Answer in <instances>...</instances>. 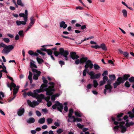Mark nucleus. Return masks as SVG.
Instances as JSON below:
<instances>
[{
	"instance_id": "obj_1",
	"label": "nucleus",
	"mask_w": 134,
	"mask_h": 134,
	"mask_svg": "<svg viewBox=\"0 0 134 134\" xmlns=\"http://www.w3.org/2000/svg\"><path fill=\"white\" fill-rule=\"evenodd\" d=\"M49 84L51 85L49 86L48 88H47L48 86L47 84H42L41 86L40 89L34 90L33 92L30 91L29 92L27 93L24 92V96L25 97L27 95L29 96H31L33 97H35L36 92H40L42 91H46V95L50 96L53 93V92L54 91V83L53 82H51L49 83Z\"/></svg>"
},
{
	"instance_id": "obj_2",
	"label": "nucleus",
	"mask_w": 134,
	"mask_h": 134,
	"mask_svg": "<svg viewBox=\"0 0 134 134\" xmlns=\"http://www.w3.org/2000/svg\"><path fill=\"white\" fill-rule=\"evenodd\" d=\"M38 93L36 92L35 96V98L37 99L38 102L34 100L31 102L30 100H27L28 104L31 107H34L35 106L38 105L39 102H41L42 99L44 98V96L43 94H38Z\"/></svg>"
},
{
	"instance_id": "obj_3",
	"label": "nucleus",
	"mask_w": 134,
	"mask_h": 134,
	"mask_svg": "<svg viewBox=\"0 0 134 134\" xmlns=\"http://www.w3.org/2000/svg\"><path fill=\"white\" fill-rule=\"evenodd\" d=\"M111 119L113 121H114V124L116 125L118 124L119 123L120 124L119 126L118 125H116L113 128L114 130L115 131L117 130L119 127L121 129V132L124 133L126 131V128L125 126H123V125H124L125 124V122H124L122 121L120 122H118L115 121V119L113 117L111 118Z\"/></svg>"
},
{
	"instance_id": "obj_4",
	"label": "nucleus",
	"mask_w": 134,
	"mask_h": 134,
	"mask_svg": "<svg viewBox=\"0 0 134 134\" xmlns=\"http://www.w3.org/2000/svg\"><path fill=\"white\" fill-rule=\"evenodd\" d=\"M60 52L55 51L54 52V54L56 56H58L59 54H60L63 57V59L66 60H68V55L69 54V52L66 50H64L63 48H60L59 49Z\"/></svg>"
},
{
	"instance_id": "obj_5",
	"label": "nucleus",
	"mask_w": 134,
	"mask_h": 134,
	"mask_svg": "<svg viewBox=\"0 0 134 134\" xmlns=\"http://www.w3.org/2000/svg\"><path fill=\"white\" fill-rule=\"evenodd\" d=\"M85 65L84 66L85 69L84 70L83 72V76H85L86 75V72H88L89 70L87 68H89L92 69L93 66V64L92 63L91 61L90 60H87L85 63Z\"/></svg>"
},
{
	"instance_id": "obj_6",
	"label": "nucleus",
	"mask_w": 134,
	"mask_h": 134,
	"mask_svg": "<svg viewBox=\"0 0 134 134\" xmlns=\"http://www.w3.org/2000/svg\"><path fill=\"white\" fill-rule=\"evenodd\" d=\"M14 46L12 45L6 46L2 51V52L4 54H8L14 48Z\"/></svg>"
},
{
	"instance_id": "obj_7",
	"label": "nucleus",
	"mask_w": 134,
	"mask_h": 134,
	"mask_svg": "<svg viewBox=\"0 0 134 134\" xmlns=\"http://www.w3.org/2000/svg\"><path fill=\"white\" fill-rule=\"evenodd\" d=\"M52 108L54 109L57 108L58 110L62 112L63 106L62 104L60 103L58 101H57L55 102L54 104L52 106Z\"/></svg>"
},
{
	"instance_id": "obj_8",
	"label": "nucleus",
	"mask_w": 134,
	"mask_h": 134,
	"mask_svg": "<svg viewBox=\"0 0 134 134\" xmlns=\"http://www.w3.org/2000/svg\"><path fill=\"white\" fill-rule=\"evenodd\" d=\"M88 74L90 76V79H99L100 77V73L95 74V73L92 71L88 73Z\"/></svg>"
},
{
	"instance_id": "obj_9",
	"label": "nucleus",
	"mask_w": 134,
	"mask_h": 134,
	"mask_svg": "<svg viewBox=\"0 0 134 134\" xmlns=\"http://www.w3.org/2000/svg\"><path fill=\"white\" fill-rule=\"evenodd\" d=\"M87 59V58L86 57H82L80 59H78L75 60V63L76 65H78L79 64H83L84 63H86Z\"/></svg>"
},
{
	"instance_id": "obj_10",
	"label": "nucleus",
	"mask_w": 134,
	"mask_h": 134,
	"mask_svg": "<svg viewBox=\"0 0 134 134\" xmlns=\"http://www.w3.org/2000/svg\"><path fill=\"white\" fill-rule=\"evenodd\" d=\"M105 88L104 93L106 95L107 92L110 93L111 92L112 87L110 84H107L105 85Z\"/></svg>"
},
{
	"instance_id": "obj_11",
	"label": "nucleus",
	"mask_w": 134,
	"mask_h": 134,
	"mask_svg": "<svg viewBox=\"0 0 134 134\" xmlns=\"http://www.w3.org/2000/svg\"><path fill=\"white\" fill-rule=\"evenodd\" d=\"M32 71L34 73V74L33 79L34 80H37L38 79V77L40 75L41 72L36 69H33Z\"/></svg>"
},
{
	"instance_id": "obj_12",
	"label": "nucleus",
	"mask_w": 134,
	"mask_h": 134,
	"mask_svg": "<svg viewBox=\"0 0 134 134\" xmlns=\"http://www.w3.org/2000/svg\"><path fill=\"white\" fill-rule=\"evenodd\" d=\"M14 88L13 89V95L14 96V97H13L12 98L10 99L9 100L8 102H10L13 99H14L15 97L16 96V94L17 93L18 90H19V87L18 86L17 87L16 86L15 87H14Z\"/></svg>"
},
{
	"instance_id": "obj_13",
	"label": "nucleus",
	"mask_w": 134,
	"mask_h": 134,
	"mask_svg": "<svg viewBox=\"0 0 134 134\" xmlns=\"http://www.w3.org/2000/svg\"><path fill=\"white\" fill-rule=\"evenodd\" d=\"M122 77H119L116 82L114 83L113 85L114 88H116L117 87L120 85L121 83H122Z\"/></svg>"
},
{
	"instance_id": "obj_14",
	"label": "nucleus",
	"mask_w": 134,
	"mask_h": 134,
	"mask_svg": "<svg viewBox=\"0 0 134 134\" xmlns=\"http://www.w3.org/2000/svg\"><path fill=\"white\" fill-rule=\"evenodd\" d=\"M27 20L25 19L24 21H19L17 20L16 21V23L18 26H20L21 25H25L26 24V22Z\"/></svg>"
},
{
	"instance_id": "obj_15",
	"label": "nucleus",
	"mask_w": 134,
	"mask_h": 134,
	"mask_svg": "<svg viewBox=\"0 0 134 134\" xmlns=\"http://www.w3.org/2000/svg\"><path fill=\"white\" fill-rule=\"evenodd\" d=\"M70 55L72 59L73 60L78 59L79 57L76 55V53L75 52H72L70 53Z\"/></svg>"
},
{
	"instance_id": "obj_16",
	"label": "nucleus",
	"mask_w": 134,
	"mask_h": 134,
	"mask_svg": "<svg viewBox=\"0 0 134 134\" xmlns=\"http://www.w3.org/2000/svg\"><path fill=\"white\" fill-rule=\"evenodd\" d=\"M24 111L25 110L24 108L21 107L18 110L17 114L19 116H21L24 114Z\"/></svg>"
},
{
	"instance_id": "obj_17",
	"label": "nucleus",
	"mask_w": 134,
	"mask_h": 134,
	"mask_svg": "<svg viewBox=\"0 0 134 134\" xmlns=\"http://www.w3.org/2000/svg\"><path fill=\"white\" fill-rule=\"evenodd\" d=\"M130 77V75L129 74H125L124 75L123 77H122V83H123L125 80H127L128 78Z\"/></svg>"
},
{
	"instance_id": "obj_18",
	"label": "nucleus",
	"mask_w": 134,
	"mask_h": 134,
	"mask_svg": "<svg viewBox=\"0 0 134 134\" xmlns=\"http://www.w3.org/2000/svg\"><path fill=\"white\" fill-rule=\"evenodd\" d=\"M35 121V119L32 117H31L27 120V122L29 124H31L34 123Z\"/></svg>"
},
{
	"instance_id": "obj_19",
	"label": "nucleus",
	"mask_w": 134,
	"mask_h": 134,
	"mask_svg": "<svg viewBox=\"0 0 134 134\" xmlns=\"http://www.w3.org/2000/svg\"><path fill=\"white\" fill-rule=\"evenodd\" d=\"M67 26V25L65 24V22L64 21H62L60 24V27L64 29L66 28Z\"/></svg>"
},
{
	"instance_id": "obj_20",
	"label": "nucleus",
	"mask_w": 134,
	"mask_h": 134,
	"mask_svg": "<svg viewBox=\"0 0 134 134\" xmlns=\"http://www.w3.org/2000/svg\"><path fill=\"white\" fill-rule=\"evenodd\" d=\"M70 116H68L69 119L68 120V121L71 122L72 121L74 122V120L75 119V116H72V115H71Z\"/></svg>"
},
{
	"instance_id": "obj_21",
	"label": "nucleus",
	"mask_w": 134,
	"mask_h": 134,
	"mask_svg": "<svg viewBox=\"0 0 134 134\" xmlns=\"http://www.w3.org/2000/svg\"><path fill=\"white\" fill-rule=\"evenodd\" d=\"M99 47L98 48H101L104 51H106L107 50V48L105 46V44L104 43H102L101 44L100 46H99Z\"/></svg>"
},
{
	"instance_id": "obj_22",
	"label": "nucleus",
	"mask_w": 134,
	"mask_h": 134,
	"mask_svg": "<svg viewBox=\"0 0 134 134\" xmlns=\"http://www.w3.org/2000/svg\"><path fill=\"white\" fill-rule=\"evenodd\" d=\"M28 53L29 54L34 56H37L38 55V54L37 53H34L33 51L31 50L29 51Z\"/></svg>"
},
{
	"instance_id": "obj_23",
	"label": "nucleus",
	"mask_w": 134,
	"mask_h": 134,
	"mask_svg": "<svg viewBox=\"0 0 134 134\" xmlns=\"http://www.w3.org/2000/svg\"><path fill=\"white\" fill-rule=\"evenodd\" d=\"M126 121L127 123L125 125L127 127H129L131 125H133L134 124V123L132 122H130L129 123L128 122V120H126Z\"/></svg>"
},
{
	"instance_id": "obj_24",
	"label": "nucleus",
	"mask_w": 134,
	"mask_h": 134,
	"mask_svg": "<svg viewBox=\"0 0 134 134\" xmlns=\"http://www.w3.org/2000/svg\"><path fill=\"white\" fill-rule=\"evenodd\" d=\"M32 74L30 71L29 72V75L28 77V78L30 81V83L31 84L32 82Z\"/></svg>"
},
{
	"instance_id": "obj_25",
	"label": "nucleus",
	"mask_w": 134,
	"mask_h": 134,
	"mask_svg": "<svg viewBox=\"0 0 134 134\" xmlns=\"http://www.w3.org/2000/svg\"><path fill=\"white\" fill-rule=\"evenodd\" d=\"M7 86L8 87H15L16 86V85L13 82H11L10 84L9 83H7Z\"/></svg>"
},
{
	"instance_id": "obj_26",
	"label": "nucleus",
	"mask_w": 134,
	"mask_h": 134,
	"mask_svg": "<svg viewBox=\"0 0 134 134\" xmlns=\"http://www.w3.org/2000/svg\"><path fill=\"white\" fill-rule=\"evenodd\" d=\"M45 118H44L40 119L38 121V123L40 124H43L45 122Z\"/></svg>"
},
{
	"instance_id": "obj_27",
	"label": "nucleus",
	"mask_w": 134,
	"mask_h": 134,
	"mask_svg": "<svg viewBox=\"0 0 134 134\" xmlns=\"http://www.w3.org/2000/svg\"><path fill=\"white\" fill-rule=\"evenodd\" d=\"M30 67L32 68H37V67L36 65L34 63V62L32 60L30 62Z\"/></svg>"
},
{
	"instance_id": "obj_28",
	"label": "nucleus",
	"mask_w": 134,
	"mask_h": 134,
	"mask_svg": "<svg viewBox=\"0 0 134 134\" xmlns=\"http://www.w3.org/2000/svg\"><path fill=\"white\" fill-rule=\"evenodd\" d=\"M75 114L76 116L80 117H81L82 115V114L80 111H75Z\"/></svg>"
},
{
	"instance_id": "obj_29",
	"label": "nucleus",
	"mask_w": 134,
	"mask_h": 134,
	"mask_svg": "<svg viewBox=\"0 0 134 134\" xmlns=\"http://www.w3.org/2000/svg\"><path fill=\"white\" fill-rule=\"evenodd\" d=\"M123 113H120V114H118L117 116V118L116 119V120L119 121H120L122 119L121 118H120V117H121L123 115Z\"/></svg>"
},
{
	"instance_id": "obj_30",
	"label": "nucleus",
	"mask_w": 134,
	"mask_h": 134,
	"mask_svg": "<svg viewBox=\"0 0 134 134\" xmlns=\"http://www.w3.org/2000/svg\"><path fill=\"white\" fill-rule=\"evenodd\" d=\"M46 121L47 122V124L49 125L52 123L53 121V120L51 118H48L46 120Z\"/></svg>"
},
{
	"instance_id": "obj_31",
	"label": "nucleus",
	"mask_w": 134,
	"mask_h": 134,
	"mask_svg": "<svg viewBox=\"0 0 134 134\" xmlns=\"http://www.w3.org/2000/svg\"><path fill=\"white\" fill-rule=\"evenodd\" d=\"M59 95L58 94H54L52 96L51 99L53 100H55V98L59 96Z\"/></svg>"
},
{
	"instance_id": "obj_32",
	"label": "nucleus",
	"mask_w": 134,
	"mask_h": 134,
	"mask_svg": "<svg viewBox=\"0 0 134 134\" xmlns=\"http://www.w3.org/2000/svg\"><path fill=\"white\" fill-rule=\"evenodd\" d=\"M36 59L38 62L39 64H41L44 62L43 60V59H41L38 57H37L36 58Z\"/></svg>"
},
{
	"instance_id": "obj_33",
	"label": "nucleus",
	"mask_w": 134,
	"mask_h": 134,
	"mask_svg": "<svg viewBox=\"0 0 134 134\" xmlns=\"http://www.w3.org/2000/svg\"><path fill=\"white\" fill-rule=\"evenodd\" d=\"M122 12L123 13L124 17H126L127 16V12L125 9H123L122 10Z\"/></svg>"
},
{
	"instance_id": "obj_34",
	"label": "nucleus",
	"mask_w": 134,
	"mask_h": 134,
	"mask_svg": "<svg viewBox=\"0 0 134 134\" xmlns=\"http://www.w3.org/2000/svg\"><path fill=\"white\" fill-rule=\"evenodd\" d=\"M93 85L94 87L95 88L98 85V83L97 81L96 80H94L93 81Z\"/></svg>"
},
{
	"instance_id": "obj_35",
	"label": "nucleus",
	"mask_w": 134,
	"mask_h": 134,
	"mask_svg": "<svg viewBox=\"0 0 134 134\" xmlns=\"http://www.w3.org/2000/svg\"><path fill=\"white\" fill-rule=\"evenodd\" d=\"M17 4L18 5H20L21 7L24 6V4L22 3L21 0H17Z\"/></svg>"
},
{
	"instance_id": "obj_36",
	"label": "nucleus",
	"mask_w": 134,
	"mask_h": 134,
	"mask_svg": "<svg viewBox=\"0 0 134 134\" xmlns=\"http://www.w3.org/2000/svg\"><path fill=\"white\" fill-rule=\"evenodd\" d=\"M93 66L94 67V69L96 70H97L100 68V66L97 64H94L93 65Z\"/></svg>"
},
{
	"instance_id": "obj_37",
	"label": "nucleus",
	"mask_w": 134,
	"mask_h": 134,
	"mask_svg": "<svg viewBox=\"0 0 134 134\" xmlns=\"http://www.w3.org/2000/svg\"><path fill=\"white\" fill-rule=\"evenodd\" d=\"M34 23H30L29 24V26H28L27 29L26 30V31H27L29 30L31 27L32 26L34 25Z\"/></svg>"
},
{
	"instance_id": "obj_38",
	"label": "nucleus",
	"mask_w": 134,
	"mask_h": 134,
	"mask_svg": "<svg viewBox=\"0 0 134 134\" xmlns=\"http://www.w3.org/2000/svg\"><path fill=\"white\" fill-rule=\"evenodd\" d=\"M128 114H129V116L131 118L134 117V114L132 113L131 111H129L128 112Z\"/></svg>"
},
{
	"instance_id": "obj_39",
	"label": "nucleus",
	"mask_w": 134,
	"mask_h": 134,
	"mask_svg": "<svg viewBox=\"0 0 134 134\" xmlns=\"http://www.w3.org/2000/svg\"><path fill=\"white\" fill-rule=\"evenodd\" d=\"M73 110L72 109H69V113L68 114V116H70L71 115H72V114L73 113Z\"/></svg>"
},
{
	"instance_id": "obj_40",
	"label": "nucleus",
	"mask_w": 134,
	"mask_h": 134,
	"mask_svg": "<svg viewBox=\"0 0 134 134\" xmlns=\"http://www.w3.org/2000/svg\"><path fill=\"white\" fill-rule=\"evenodd\" d=\"M109 77L111 80H114L115 78V76L114 75H109Z\"/></svg>"
},
{
	"instance_id": "obj_41",
	"label": "nucleus",
	"mask_w": 134,
	"mask_h": 134,
	"mask_svg": "<svg viewBox=\"0 0 134 134\" xmlns=\"http://www.w3.org/2000/svg\"><path fill=\"white\" fill-rule=\"evenodd\" d=\"M46 52H47L48 54L49 55H52L53 52L51 49H48L46 50Z\"/></svg>"
},
{
	"instance_id": "obj_42",
	"label": "nucleus",
	"mask_w": 134,
	"mask_h": 134,
	"mask_svg": "<svg viewBox=\"0 0 134 134\" xmlns=\"http://www.w3.org/2000/svg\"><path fill=\"white\" fill-rule=\"evenodd\" d=\"M30 20L31 21L30 23H32L34 24L35 20L34 19V16H32L30 18Z\"/></svg>"
},
{
	"instance_id": "obj_43",
	"label": "nucleus",
	"mask_w": 134,
	"mask_h": 134,
	"mask_svg": "<svg viewBox=\"0 0 134 134\" xmlns=\"http://www.w3.org/2000/svg\"><path fill=\"white\" fill-rule=\"evenodd\" d=\"M67 104V103L66 102L64 103V105H66L64 107V110L67 112L68 111V108L66 105Z\"/></svg>"
},
{
	"instance_id": "obj_44",
	"label": "nucleus",
	"mask_w": 134,
	"mask_h": 134,
	"mask_svg": "<svg viewBox=\"0 0 134 134\" xmlns=\"http://www.w3.org/2000/svg\"><path fill=\"white\" fill-rule=\"evenodd\" d=\"M123 54L124 56L126 58H127L129 55V54L128 53L126 52H124L123 53Z\"/></svg>"
},
{
	"instance_id": "obj_45",
	"label": "nucleus",
	"mask_w": 134,
	"mask_h": 134,
	"mask_svg": "<svg viewBox=\"0 0 134 134\" xmlns=\"http://www.w3.org/2000/svg\"><path fill=\"white\" fill-rule=\"evenodd\" d=\"M4 97V96L3 93L2 92H0V99H1Z\"/></svg>"
},
{
	"instance_id": "obj_46",
	"label": "nucleus",
	"mask_w": 134,
	"mask_h": 134,
	"mask_svg": "<svg viewBox=\"0 0 134 134\" xmlns=\"http://www.w3.org/2000/svg\"><path fill=\"white\" fill-rule=\"evenodd\" d=\"M63 131V130L61 129H59L57 130L56 132L57 133L60 134Z\"/></svg>"
},
{
	"instance_id": "obj_47",
	"label": "nucleus",
	"mask_w": 134,
	"mask_h": 134,
	"mask_svg": "<svg viewBox=\"0 0 134 134\" xmlns=\"http://www.w3.org/2000/svg\"><path fill=\"white\" fill-rule=\"evenodd\" d=\"M125 86L126 87H129L130 86V84L129 82L126 81L125 84Z\"/></svg>"
},
{
	"instance_id": "obj_48",
	"label": "nucleus",
	"mask_w": 134,
	"mask_h": 134,
	"mask_svg": "<svg viewBox=\"0 0 134 134\" xmlns=\"http://www.w3.org/2000/svg\"><path fill=\"white\" fill-rule=\"evenodd\" d=\"M92 86V85L91 83L88 84L87 86V89L89 90L90 89Z\"/></svg>"
},
{
	"instance_id": "obj_49",
	"label": "nucleus",
	"mask_w": 134,
	"mask_h": 134,
	"mask_svg": "<svg viewBox=\"0 0 134 134\" xmlns=\"http://www.w3.org/2000/svg\"><path fill=\"white\" fill-rule=\"evenodd\" d=\"M37 53H40V54L43 55H44L45 54V53H44L42 52L40 50H37Z\"/></svg>"
},
{
	"instance_id": "obj_50",
	"label": "nucleus",
	"mask_w": 134,
	"mask_h": 134,
	"mask_svg": "<svg viewBox=\"0 0 134 134\" xmlns=\"http://www.w3.org/2000/svg\"><path fill=\"white\" fill-rule=\"evenodd\" d=\"M77 126L80 129H82L83 127V125H81L80 124L78 123L77 124Z\"/></svg>"
},
{
	"instance_id": "obj_51",
	"label": "nucleus",
	"mask_w": 134,
	"mask_h": 134,
	"mask_svg": "<svg viewBox=\"0 0 134 134\" xmlns=\"http://www.w3.org/2000/svg\"><path fill=\"white\" fill-rule=\"evenodd\" d=\"M24 14L25 15V19L27 20L28 12L27 10H25Z\"/></svg>"
},
{
	"instance_id": "obj_52",
	"label": "nucleus",
	"mask_w": 134,
	"mask_h": 134,
	"mask_svg": "<svg viewBox=\"0 0 134 134\" xmlns=\"http://www.w3.org/2000/svg\"><path fill=\"white\" fill-rule=\"evenodd\" d=\"M82 120V119L81 118H75V120L74 121V122H78L79 121H81Z\"/></svg>"
},
{
	"instance_id": "obj_53",
	"label": "nucleus",
	"mask_w": 134,
	"mask_h": 134,
	"mask_svg": "<svg viewBox=\"0 0 134 134\" xmlns=\"http://www.w3.org/2000/svg\"><path fill=\"white\" fill-rule=\"evenodd\" d=\"M3 41L6 43H8L10 41V40L8 38H5L3 39Z\"/></svg>"
},
{
	"instance_id": "obj_54",
	"label": "nucleus",
	"mask_w": 134,
	"mask_h": 134,
	"mask_svg": "<svg viewBox=\"0 0 134 134\" xmlns=\"http://www.w3.org/2000/svg\"><path fill=\"white\" fill-rule=\"evenodd\" d=\"M60 122H55L54 123V125L56 127L59 126L60 125Z\"/></svg>"
},
{
	"instance_id": "obj_55",
	"label": "nucleus",
	"mask_w": 134,
	"mask_h": 134,
	"mask_svg": "<svg viewBox=\"0 0 134 134\" xmlns=\"http://www.w3.org/2000/svg\"><path fill=\"white\" fill-rule=\"evenodd\" d=\"M91 47L92 48H94L95 49H97L98 48V47H99V46L98 45H96L95 46H91Z\"/></svg>"
},
{
	"instance_id": "obj_56",
	"label": "nucleus",
	"mask_w": 134,
	"mask_h": 134,
	"mask_svg": "<svg viewBox=\"0 0 134 134\" xmlns=\"http://www.w3.org/2000/svg\"><path fill=\"white\" fill-rule=\"evenodd\" d=\"M19 15L20 17H23L24 18V20L25 18V14L24 13H20L19 14Z\"/></svg>"
},
{
	"instance_id": "obj_57",
	"label": "nucleus",
	"mask_w": 134,
	"mask_h": 134,
	"mask_svg": "<svg viewBox=\"0 0 134 134\" xmlns=\"http://www.w3.org/2000/svg\"><path fill=\"white\" fill-rule=\"evenodd\" d=\"M42 79L43 80V82L44 83L47 84L48 83L47 81L46 80L45 78L44 77H43Z\"/></svg>"
},
{
	"instance_id": "obj_58",
	"label": "nucleus",
	"mask_w": 134,
	"mask_h": 134,
	"mask_svg": "<svg viewBox=\"0 0 134 134\" xmlns=\"http://www.w3.org/2000/svg\"><path fill=\"white\" fill-rule=\"evenodd\" d=\"M23 31H20L18 33L19 34L21 37L23 36H24V35L23 34Z\"/></svg>"
},
{
	"instance_id": "obj_59",
	"label": "nucleus",
	"mask_w": 134,
	"mask_h": 134,
	"mask_svg": "<svg viewBox=\"0 0 134 134\" xmlns=\"http://www.w3.org/2000/svg\"><path fill=\"white\" fill-rule=\"evenodd\" d=\"M105 83V82L104 81H100V82L99 86H101Z\"/></svg>"
},
{
	"instance_id": "obj_60",
	"label": "nucleus",
	"mask_w": 134,
	"mask_h": 134,
	"mask_svg": "<svg viewBox=\"0 0 134 134\" xmlns=\"http://www.w3.org/2000/svg\"><path fill=\"white\" fill-rule=\"evenodd\" d=\"M52 104V103L50 101H48L47 103V105L48 107H49Z\"/></svg>"
},
{
	"instance_id": "obj_61",
	"label": "nucleus",
	"mask_w": 134,
	"mask_h": 134,
	"mask_svg": "<svg viewBox=\"0 0 134 134\" xmlns=\"http://www.w3.org/2000/svg\"><path fill=\"white\" fill-rule=\"evenodd\" d=\"M129 80L131 82H134V77H132L129 79Z\"/></svg>"
},
{
	"instance_id": "obj_62",
	"label": "nucleus",
	"mask_w": 134,
	"mask_h": 134,
	"mask_svg": "<svg viewBox=\"0 0 134 134\" xmlns=\"http://www.w3.org/2000/svg\"><path fill=\"white\" fill-rule=\"evenodd\" d=\"M36 114L38 116H41V113L38 111H37L36 112Z\"/></svg>"
},
{
	"instance_id": "obj_63",
	"label": "nucleus",
	"mask_w": 134,
	"mask_h": 134,
	"mask_svg": "<svg viewBox=\"0 0 134 134\" xmlns=\"http://www.w3.org/2000/svg\"><path fill=\"white\" fill-rule=\"evenodd\" d=\"M108 79V77L107 76H104L103 77V81H104L105 82Z\"/></svg>"
},
{
	"instance_id": "obj_64",
	"label": "nucleus",
	"mask_w": 134,
	"mask_h": 134,
	"mask_svg": "<svg viewBox=\"0 0 134 134\" xmlns=\"http://www.w3.org/2000/svg\"><path fill=\"white\" fill-rule=\"evenodd\" d=\"M59 63L62 66V65H64L65 64V63L63 61L61 60L59 61Z\"/></svg>"
}]
</instances>
